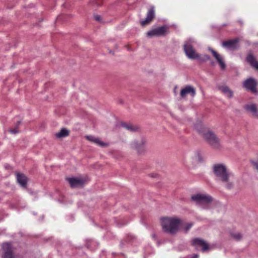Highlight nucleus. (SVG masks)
I'll list each match as a JSON object with an SVG mask.
<instances>
[{"instance_id":"nucleus-1","label":"nucleus","mask_w":258,"mask_h":258,"mask_svg":"<svg viewBox=\"0 0 258 258\" xmlns=\"http://www.w3.org/2000/svg\"><path fill=\"white\" fill-rule=\"evenodd\" d=\"M161 225L164 232L174 235L182 225V221L177 217H165L161 218Z\"/></svg>"},{"instance_id":"nucleus-2","label":"nucleus","mask_w":258,"mask_h":258,"mask_svg":"<svg viewBox=\"0 0 258 258\" xmlns=\"http://www.w3.org/2000/svg\"><path fill=\"white\" fill-rule=\"evenodd\" d=\"M195 128L215 149H220L221 144L219 139L209 128L202 122H199L195 125Z\"/></svg>"},{"instance_id":"nucleus-3","label":"nucleus","mask_w":258,"mask_h":258,"mask_svg":"<svg viewBox=\"0 0 258 258\" xmlns=\"http://www.w3.org/2000/svg\"><path fill=\"white\" fill-rule=\"evenodd\" d=\"M213 171L217 179L224 183L226 188L231 189L233 187V182L230 179L232 174L228 171L224 164H217L214 165Z\"/></svg>"},{"instance_id":"nucleus-4","label":"nucleus","mask_w":258,"mask_h":258,"mask_svg":"<svg viewBox=\"0 0 258 258\" xmlns=\"http://www.w3.org/2000/svg\"><path fill=\"white\" fill-rule=\"evenodd\" d=\"M195 40L192 38H189L185 41L184 46V51L187 57L191 59H199L200 55L196 52L193 48V45L195 43Z\"/></svg>"},{"instance_id":"nucleus-5","label":"nucleus","mask_w":258,"mask_h":258,"mask_svg":"<svg viewBox=\"0 0 258 258\" xmlns=\"http://www.w3.org/2000/svg\"><path fill=\"white\" fill-rule=\"evenodd\" d=\"M191 199L196 205L202 208H205L206 205H208L212 201V197L206 194H198L192 196Z\"/></svg>"},{"instance_id":"nucleus-6","label":"nucleus","mask_w":258,"mask_h":258,"mask_svg":"<svg viewBox=\"0 0 258 258\" xmlns=\"http://www.w3.org/2000/svg\"><path fill=\"white\" fill-rule=\"evenodd\" d=\"M167 29L166 26L153 28L147 32V35L149 37L164 36L167 33Z\"/></svg>"},{"instance_id":"nucleus-7","label":"nucleus","mask_w":258,"mask_h":258,"mask_svg":"<svg viewBox=\"0 0 258 258\" xmlns=\"http://www.w3.org/2000/svg\"><path fill=\"white\" fill-rule=\"evenodd\" d=\"M256 86L257 83L253 78L247 79L243 82V87L253 93L256 94L257 93Z\"/></svg>"},{"instance_id":"nucleus-8","label":"nucleus","mask_w":258,"mask_h":258,"mask_svg":"<svg viewBox=\"0 0 258 258\" xmlns=\"http://www.w3.org/2000/svg\"><path fill=\"white\" fill-rule=\"evenodd\" d=\"M2 249L4 251L2 258H16L13 254L12 247L10 243H4L2 245Z\"/></svg>"},{"instance_id":"nucleus-9","label":"nucleus","mask_w":258,"mask_h":258,"mask_svg":"<svg viewBox=\"0 0 258 258\" xmlns=\"http://www.w3.org/2000/svg\"><path fill=\"white\" fill-rule=\"evenodd\" d=\"M190 94L192 97L196 95L195 89L190 85H187L181 90L180 95L181 97L184 98L187 95Z\"/></svg>"},{"instance_id":"nucleus-10","label":"nucleus","mask_w":258,"mask_h":258,"mask_svg":"<svg viewBox=\"0 0 258 258\" xmlns=\"http://www.w3.org/2000/svg\"><path fill=\"white\" fill-rule=\"evenodd\" d=\"M239 41L238 38L224 41L222 43V46L229 49H234L238 47V43Z\"/></svg>"},{"instance_id":"nucleus-11","label":"nucleus","mask_w":258,"mask_h":258,"mask_svg":"<svg viewBox=\"0 0 258 258\" xmlns=\"http://www.w3.org/2000/svg\"><path fill=\"white\" fill-rule=\"evenodd\" d=\"M71 187H81L84 184L85 181L83 178L79 177H72L68 179Z\"/></svg>"},{"instance_id":"nucleus-12","label":"nucleus","mask_w":258,"mask_h":258,"mask_svg":"<svg viewBox=\"0 0 258 258\" xmlns=\"http://www.w3.org/2000/svg\"><path fill=\"white\" fill-rule=\"evenodd\" d=\"M155 17V10L153 7H151L147 15L146 18L144 20L141 22V25L145 26V25L149 24Z\"/></svg>"},{"instance_id":"nucleus-13","label":"nucleus","mask_w":258,"mask_h":258,"mask_svg":"<svg viewBox=\"0 0 258 258\" xmlns=\"http://www.w3.org/2000/svg\"><path fill=\"white\" fill-rule=\"evenodd\" d=\"M244 108L247 112L251 113L253 117L258 118V109L255 104H246L244 105Z\"/></svg>"},{"instance_id":"nucleus-14","label":"nucleus","mask_w":258,"mask_h":258,"mask_svg":"<svg viewBox=\"0 0 258 258\" xmlns=\"http://www.w3.org/2000/svg\"><path fill=\"white\" fill-rule=\"evenodd\" d=\"M192 245L196 247H201L203 251L209 249L208 244L204 240L200 238H196L192 240Z\"/></svg>"},{"instance_id":"nucleus-15","label":"nucleus","mask_w":258,"mask_h":258,"mask_svg":"<svg viewBox=\"0 0 258 258\" xmlns=\"http://www.w3.org/2000/svg\"><path fill=\"white\" fill-rule=\"evenodd\" d=\"M146 143V139L142 138L140 141H134L132 144V148L136 149L139 152H142L144 150V145Z\"/></svg>"},{"instance_id":"nucleus-16","label":"nucleus","mask_w":258,"mask_h":258,"mask_svg":"<svg viewBox=\"0 0 258 258\" xmlns=\"http://www.w3.org/2000/svg\"><path fill=\"white\" fill-rule=\"evenodd\" d=\"M209 50L212 52L213 56L219 63L221 69L224 70L226 68V64L224 61L223 57L216 51L214 50L212 48H209Z\"/></svg>"},{"instance_id":"nucleus-17","label":"nucleus","mask_w":258,"mask_h":258,"mask_svg":"<svg viewBox=\"0 0 258 258\" xmlns=\"http://www.w3.org/2000/svg\"><path fill=\"white\" fill-rule=\"evenodd\" d=\"M17 180L19 184L22 187H25L27 185V178L26 176L20 173H17L16 174Z\"/></svg>"},{"instance_id":"nucleus-18","label":"nucleus","mask_w":258,"mask_h":258,"mask_svg":"<svg viewBox=\"0 0 258 258\" xmlns=\"http://www.w3.org/2000/svg\"><path fill=\"white\" fill-rule=\"evenodd\" d=\"M219 89L222 93L228 98H232L233 96V91L226 86H221L219 87Z\"/></svg>"},{"instance_id":"nucleus-19","label":"nucleus","mask_w":258,"mask_h":258,"mask_svg":"<svg viewBox=\"0 0 258 258\" xmlns=\"http://www.w3.org/2000/svg\"><path fill=\"white\" fill-rule=\"evenodd\" d=\"M86 138L88 140L101 147H104L107 145L106 143H105L100 141L99 138H95L92 136H87Z\"/></svg>"},{"instance_id":"nucleus-20","label":"nucleus","mask_w":258,"mask_h":258,"mask_svg":"<svg viewBox=\"0 0 258 258\" xmlns=\"http://www.w3.org/2000/svg\"><path fill=\"white\" fill-rule=\"evenodd\" d=\"M246 60L253 68L258 70V61H255L253 55L249 54L246 57Z\"/></svg>"},{"instance_id":"nucleus-21","label":"nucleus","mask_w":258,"mask_h":258,"mask_svg":"<svg viewBox=\"0 0 258 258\" xmlns=\"http://www.w3.org/2000/svg\"><path fill=\"white\" fill-rule=\"evenodd\" d=\"M69 131L65 128H61L60 131L55 133V136L57 138H65L69 135Z\"/></svg>"},{"instance_id":"nucleus-22","label":"nucleus","mask_w":258,"mask_h":258,"mask_svg":"<svg viewBox=\"0 0 258 258\" xmlns=\"http://www.w3.org/2000/svg\"><path fill=\"white\" fill-rule=\"evenodd\" d=\"M191 158L194 163H199L202 160V156L199 152L194 153L191 156Z\"/></svg>"},{"instance_id":"nucleus-23","label":"nucleus","mask_w":258,"mask_h":258,"mask_svg":"<svg viewBox=\"0 0 258 258\" xmlns=\"http://www.w3.org/2000/svg\"><path fill=\"white\" fill-rule=\"evenodd\" d=\"M122 126L130 132H135L138 128L137 126H134L131 124H127L125 123H123Z\"/></svg>"},{"instance_id":"nucleus-24","label":"nucleus","mask_w":258,"mask_h":258,"mask_svg":"<svg viewBox=\"0 0 258 258\" xmlns=\"http://www.w3.org/2000/svg\"><path fill=\"white\" fill-rule=\"evenodd\" d=\"M193 224L192 223H187L183 228V230L184 232H187L190 228L192 226Z\"/></svg>"},{"instance_id":"nucleus-25","label":"nucleus","mask_w":258,"mask_h":258,"mask_svg":"<svg viewBox=\"0 0 258 258\" xmlns=\"http://www.w3.org/2000/svg\"><path fill=\"white\" fill-rule=\"evenodd\" d=\"M232 236L236 240H239L242 238V235L239 233H234L232 234Z\"/></svg>"},{"instance_id":"nucleus-26","label":"nucleus","mask_w":258,"mask_h":258,"mask_svg":"<svg viewBox=\"0 0 258 258\" xmlns=\"http://www.w3.org/2000/svg\"><path fill=\"white\" fill-rule=\"evenodd\" d=\"M202 59L203 60H209L210 59V57L208 55L204 54L203 55V57L202 58Z\"/></svg>"},{"instance_id":"nucleus-27","label":"nucleus","mask_w":258,"mask_h":258,"mask_svg":"<svg viewBox=\"0 0 258 258\" xmlns=\"http://www.w3.org/2000/svg\"><path fill=\"white\" fill-rule=\"evenodd\" d=\"M10 132L12 134H15L18 133V130L17 129L10 130Z\"/></svg>"},{"instance_id":"nucleus-28","label":"nucleus","mask_w":258,"mask_h":258,"mask_svg":"<svg viewBox=\"0 0 258 258\" xmlns=\"http://www.w3.org/2000/svg\"><path fill=\"white\" fill-rule=\"evenodd\" d=\"M253 165L254 166L255 169L258 170V162H253Z\"/></svg>"},{"instance_id":"nucleus-29","label":"nucleus","mask_w":258,"mask_h":258,"mask_svg":"<svg viewBox=\"0 0 258 258\" xmlns=\"http://www.w3.org/2000/svg\"><path fill=\"white\" fill-rule=\"evenodd\" d=\"M95 19L97 21H99L100 20V17L98 15H96L95 16Z\"/></svg>"},{"instance_id":"nucleus-30","label":"nucleus","mask_w":258,"mask_h":258,"mask_svg":"<svg viewBox=\"0 0 258 258\" xmlns=\"http://www.w3.org/2000/svg\"><path fill=\"white\" fill-rule=\"evenodd\" d=\"M198 256H199V255L198 254H195L192 255L191 258H198Z\"/></svg>"}]
</instances>
